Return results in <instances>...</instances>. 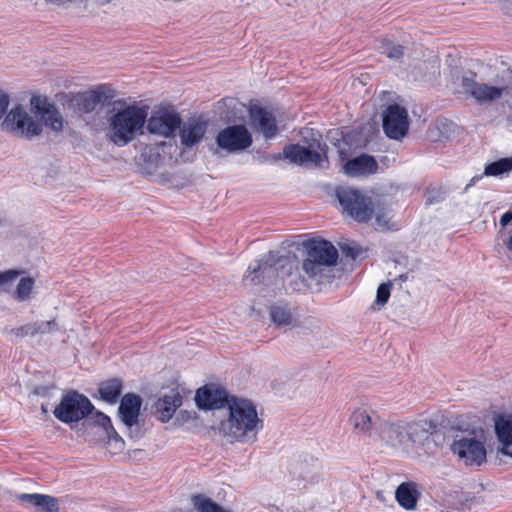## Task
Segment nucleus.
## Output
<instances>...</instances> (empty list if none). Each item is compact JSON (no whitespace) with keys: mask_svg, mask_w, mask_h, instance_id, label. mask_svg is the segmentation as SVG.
<instances>
[{"mask_svg":"<svg viewBox=\"0 0 512 512\" xmlns=\"http://www.w3.org/2000/svg\"><path fill=\"white\" fill-rule=\"evenodd\" d=\"M228 418L221 422L220 431L231 441L250 444L257 440L263 429L255 404L246 398L231 396Z\"/></svg>","mask_w":512,"mask_h":512,"instance_id":"1","label":"nucleus"},{"mask_svg":"<svg viewBox=\"0 0 512 512\" xmlns=\"http://www.w3.org/2000/svg\"><path fill=\"white\" fill-rule=\"evenodd\" d=\"M147 116V109L138 105L119 109L109 118L110 140L118 147L126 146L137 134H142Z\"/></svg>","mask_w":512,"mask_h":512,"instance_id":"2","label":"nucleus"},{"mask_svg":"<svg viewBox=\"0 0 512 512\" xmlns=\"http://www.w3.org/2000/svg\"><path fill=\"white\" fill-rule=\"evenodd\" d=\"M297 269L298 262L295 254L279 255L277 252L270 251L248 266L245 279L256 285L273 277L285 279L292 276L293 271Z\"/></svg>","mask_w":512,"mask_h":512,"instance_id":"3","label":"nucleus"},{"mask_svg":"<svg viewBox=\"0 0 512 512\" xmlns=\"http://www.w3.org/2000/svg\"><path fill=\"white\" fill-rule=\"evenodd\" d=\"M303 246L306 257L302 270L309 279L322 278L327 268L336 265L339 254L330 241L314 238L305 241Z\"/></svg>","mask_w":512,"mask_h":512,"instance_id":"4","label":"nucleus"},{"mask_svg":"<svg viewBox=\"0 0 512 512\" xmlns=\"http://www.w3.org/2000/svg\"><path fill=\"white\" fill-rule=\"evenodd\" d=\"M1 129L15 137L27 140L39 136L43 131L42 124L21 105H16L6 112Z\"/></svg>","mask_w":512,"mask_h":512,"instance_id":"5","label":"nucleus"},{"mask_svg":"<svg viewBox=\"0 0 512 512\" xmlns=\"http://www.w3.org/2000/svg\"><path fill=\"white\" fill-rule=\"evenodd\" d=\"M91 401L76 390H70L62 396L53 414L60 422L70 424L78 422L94 411Z\"/></svg>","mask_w":512,"mask_h":512,"instance_id":"6","label":"nucleus"},{"mask_svg":"<svg viewBox=\"0 0 512 512\" xmlns=\"http://www.w3.org/2000/svg\"><path fill=\"white\" fill-rule=\"evenodd\" d=\"M450 449L466 466H481L486 462L487 451L482 439L475 435L454 439Z\"/></svg>","mask_w":512,"mask_h":512,"instance_id":"7","label":"nucleus"},{"mask_svg":"<svg viewBox=\"0 0 512 512\" xmlns=\"http://www.w3.org/2000/svg\"><path fill=\"white\" fill-rule=\"evenodd\" d=\"M343 210L358 222H367L372 218L373 209L367 198L353 188H340L336 192Z\"/></svg>","mask_w":512,"mask_h":512,"instance_id":"8","label":"nucleus"},{"mask_svg":"<svg viewBox=\"0 0 512 512\" xmlns=\"http://www.w3.org/2000/svg\"><path fill=\"white\" fill-rule=\"evenodd\" d=\"M283 156L290 162L300 166L322 167L323 163L327 161L325 152L321 148V143L316 139H313V142L308 147L299 144L285 146Z\"/></svg>","mask_w":512,"mask_h":512,"instance_id":"9","label":"nucleus"},{"mask_svg":"<svg viewBox=\"0 0 512 512\" xmlns=\"http://www.w3.org/2000/svg\"><path fill=\"white\" fill-rule=\"evenodd\" d=\"M252 142V135L243 124L228 126L216 137L217 146L228 153L243 151L249 148Z\"/></svg>","mask_w":512,"mask_h":512,"instance_id":"10","label":"nucleus"},{"mask_svg":"<svg viewBox=\"0 0 512 512\" xmlns=\"http://www.w3.org/2000/svg\"><path fill=\"white\" fill-rule=\"evenodd\" d=\"M382 122L384 133L393 140L402 139L409 129L408 113L398 104H391L383 111Z\"/></svg>","mask_w":512,"mask_h":512,"instance_id":"11","label":"nucleus"},{"mask_svg":"<svg viewBox=\"0 0 512 512\" xmlns=\"http://www.w3.org/2000/svg\"><path fill=\"white\" fill-rule=\"evenodd\" d=\"M476 73L468 71L461 77V86L465 94L470 95L478 103L492 102L501 98L503 88L479 83Z\"/></svg>","mask_w":512,"mask_h":512,"instance_id":"12","label":"nucleus"},{"mask_svg":"<svg viewBox=\"0 0 512 512\" xmlns=\"http://www.w3.org/2000/svg\"><path fill=\"white\" fill-rule=\"evenodd\" d=\"M180 124L181 118L178 113L170 110H161L147 120V130L151 134L168 138L174 135Z\"/></svg>","mask_w":512,"mask_h":512,"instance_id":"13","label":"nucleus"},{"mask_svg":"<svg viewBox=\"0 0 512 512\" xmlns=\"http://www.w3.org/2000/svg\"><path fill=\"white\" fill-rule=\"evenodd\" d=\"M251 127L270 140L278 134L277 120L273 112L266 108L254 105L249 108Z\"/></svg>","mask_w":512,"mask_h":512,"instance_id":"14","label":"nucleus"},{"mask_svg":"<svg viewBox=\"0 0 512 512\" xmlns=\"http://www.w3.org/2000/svg\"><path fill=\"white\" fill-rule=\"evenodd\" d=\"M31 109L40 116L44 124L54 132L63 129V117L57 108L50 103L46 97L32 96L30 100Z\"/></svg>","mask_w":512,"mask_h":512,"instance_id":"15","label":"nucleus"},{"mask_svg":"<svg viewBox=\"0 0 512 512\" xmlns=\"http://www.w3.org/2000/svg\"><path fill=\"white\" fill-rule=\"evenodd\" d=\"M231 399L227 392L215 386H204L197 390L195 401L200 409L212 410L225 406L228 407V401Z\"/></svg>","mask_w":512,"mask_h":512,"instance_id":"16","label":"nucleus"},{"mask_svg":"<svg viewBox=\"0 0 512 512\" xmlns=\"http://www.w3.org/2000/svg\"><path fill=\"white\" fill-rule=\"evenodd\" d=\"M178 129L181 145L192 148L203 140L207 131V122L201 118H190L182 125L180 124Z\"/></svg>","mask_w":512,"mask_h":512,"instance_id":"17","label":"nucleus"},{"mask_svg":"<svg viewBox=\"0 0 512 512\" xmlns=\"http://www.w3.org/2000/svg\"><path fill=\"white\" fill-rule=\"evenodd\" d=\"M377 434L381 440L392 447L405 448L408 446L405 422H381Z\"/></svg>","mask_w":512,"mask_h":512,"instance_id":"18","label":"nucleus"},{"mask_svg":"<svg viewBox=\"0 0 512 512\" xmlns=\"http://www.w3.org/2000/svg\"><path fill=\"white\" fill-rule=\"evenodd\" d=\"M378 163L368 154H361L344 164V172L350 177L368 176L377 173Z\"/></svg>","mask_w":512,"mask_h":512,"instance_id":"19","label":"nucleus"},{"mask_svg":"<svg viewBox=\"0 0 512 512\" xmlns=\"http://www.w3.org/2000/svg\"><path fill=\"white\" fill-rule=\"evenodd\" d=\"M141 405L142 399L136 394L128 393L122 397L118 415L126 427L131 428L137 423Z\"/></svg>","mask_w":512,"mask_h":512,"instance_id":"20","label":"nucleus"},{"mask_svg":"<svg viewBox=\"0 0 512 512\" xmlns=\"http://www.w3.org/2000/svg\"><path fill=\"white\" fill-rule=\"evenodd\" d=\"M494 431L500 444L499 451L508 456V452L512 451V414L495 416Z\"/></svg>","mask_w":512,"mask_h":512,"instance_id":"21","label":"nucleus"},{"mask_svg":"<svg viewBox=\"0 0 512 512\" xmlns=\"http://www.w3.org/2000/svg\"><path fill=\"white\" fill-rule=\"evenodd\" d=\"M350 421L355 429L370 437L377 434L381 424L379 417L375 413H369L365 409L355 410L351 415Z\"/></svg>","mask_w":512,"mask_h":512,"instance_id":"22","label":"nucleus"},{"mask_svg":"<svg viewBox=\"0 0 512 512\" xmlns=\"http://www.w3.org/2000/svg\"><path fill=\"white\" fill-rule=\"evenodd\" d=\"M419 497L418 485L412 481L401 483L395 491L398 504L408 511L416 508Z\"/></svg>","mask_w":512,"mask_h":512,"instance_id":"23","label":"nucleus"},{"mask_svg":"<svg viewBox=\"0 0 512 512\" xmlns=\"http://www.w3.org/2000/svg\"><path fill=\"white\" fill-rule=\"evenodd\" d=\"M19 500L23 503H27L35 508L39 512H58L59 511V503L57 498L38 493H23L19 495Z\"/></svg>","mask_w":512,"mask_h":512,"instance_id":"24","label":"nucleus"},{"mask_svg":"<svg viewBox=\"0 0 512 512\" xmlns=\"http://www.w3.org/2000/svg\"><path fill=\"white\" fill-rule=\"evenodd\" d=\"M108 97L105 92L98 88L82 94L78 100V107L83 113L93 112L100 104L107 101Z\"/></svg>","mask_w":512,"mask_h":512,"instance_id":"25","label":"nucleus"},{"mask_svg":"<svg viewBox=\"0 0 512 512\" xmlns=\"http://www.w3.org/2000/svg\"><path fill=\"white\" fill-rule=\"evenodd\" d=\"M408 444H421L429 436L430 425L427 421L405 422Z\"/></svg>","mask_w":512,"mask_h":512,"instance_id":"26","label":"nucleus"},{"mask_svg":"<svg viewBox=\"0 0 512 512\" xmlns=\"http://www.w3.org/2000/svg\"><path fill=\"white\" fill-rule=\"evenodd\" d=\"M122 392V382L119 379H109L100 384L99 394L101 399L109 404H115Z\"/></svg>","mask_w":512,"mask_h":512,"instance_id":"27","label":"nucleus"},{"mask_svg":"<svg viewBox=\"0 0 512 512\" xmlns=\"http://www.w3.org/2000/svg\"><path fill=\"white\" fill-rule=\"evenodd\" d=\"M181 404L182 396L178 392L170 391L159 400L158 410L161 411L163 417L170 419Z\"/></svg>","mask_w":512,"mask_h":512,"instance_id":"28","label":"nucleus"},{"mask_svg":"<svg viewBox=\"0 0 512 512\" xmlns=\"http://www.w3.org/2000/svg\"><path fill=\"white\" fill-rule=\"evenodd\" d=\"M58 329V325L55 320L51 321H40L35 322L33 324H28L21 327L17 335H35V334H44L50 333Z\"/></svg>","mask_w":512,"mask_h":512,"instance_id":"29","label":"nucleus"},{"mask_svg":"<svg viewBox=\"0 0 512 512\" xmlns=\"http://www.w3.org/2000/svg\"><path fill=\"white\" fill-rule=\"evenodd\" d=\"M512 171V156L501 158L497 161L487 164L484 168L485 176H501Z\"/></svg>","mask_w":512,"mask_h":512,"instance_id":"30","label":"nucleus"},{"mask_svg":"<svg viewBox=\"0 0 512 512\" xmlns=\"http://www.w3.org/2000/svg\"><path fill=\"white\" fill-rule=\"evenodd\" d=\"M192 504L198 512H230L202 494L192 496Z\"/></svg>","mask_w":512,"mask_h":512,"instance_id":"31","label":"nucleus"},{"mask_svg":"<svg viewBox=\"0 0 512 512\" xmlns=\"http://www.w3.org/2000/svg\"><path fill=\"white\" fill-rule=\"evenodd\" d=\"M34 285V278L30 276L21 277L14 292L15 299L18 301L31 299Z\"/></svg>","mask_w":512,"mask_h":512,"instance_id":"32","label":"nucleus"},{"mask_svg":"<svg viewBox=\"0 0 512 512\" xmlns=\"http://www.w3.org/2000/svg\"><path fill=\"white\" fill-rule=\"evenodd\" d=\"M377 49L381 54L392 60H398L404 55V47L399 44H394L388 39L381 40Z\"/></svg>","mask_w":512,"mask_h":512,"instance_id":"33","label":"nucleus"},{"mask_svg":"<svg viewBox=\"0 0 512 512\" xmlns=\"http://www.w3.org/2000/svg\"><path fill=\"white\" fill-rule=\"evenodd\" d=\"M271 320L278 326L289 325L292 321V314L285 305H274L270 308Z\"/></svg>","mask_w":512,"mask_h":512,"instance_id":"34","label":"nucleus"},{"mask_svg":"<svg viewBox=\"0 0 512 512\" xmlns=\"http://www.w3.org/2000/svg\"><path fill=\"white\" fill-rule=\"evenodd\" d=\"M95 423H97L100 427L103 428L109 439H114L116 441L123 443V440L114 429L110 417H108L102 412L97 411L95 415Z\"/></svg>","mask_w":512,"mask_h":512,"instance_id":"35","label":"nucleus"},{"mask_svg":"<svg viewBox=\"0 0 512 512\" xmlns=\"http://www.w3.org/2000/svg\"><path fill=\"white\" fill-rule=\"evenodd\" d=\"M391 287L392 284L390 282L379 285L376 293V304L383 306L388 302L391 294Z\"/></svg>","mask_w":512,"mask_h":512,"instance_id":"36","label":"nucleus"},{"mask_svg":"<svg viewBox=\"0 0 512 512\" xmlns=\"http://www.w3.org/2000/svg\"><path fill=\"white\" fill-rule=\"evenodd\" d=\"M342 252L347 256L351 257L352 259L358 258L361 253L362 249L359 245L352 243V244H346L342 247Z\"/></svg>","mask_w":512,"mask_h":512,"instance_id":"37","label":"nucleus"},{"mask_svg":"<svg viewBox=\"0 0 512 512\" xmlns=\"http://www.w3.org/2000/svg\"><path fill=\"white\" fill-rule=\"evenodd\" d=\"M22 273L20 270H7L0 272V286L14 281Z\"/></svg>","mask_w":512,"mask_h":512,"instance_id":"38","label":"nucleus"},{"mask_svg":"<svg viewBox=\"0 0 512 512\" xmlns=\"http://www.w3.org/2000/svg\"><path fill=\"white\" fill-rule=\"evenodd\" d=\"M10 103V99L7 93L0 89V120L4 118L8 106Z\"/></svg>","mask_w":512,"mask_h":512,"instance_id":"39","label":"nucleus"},{"mask_svg":"<svg viewBox=\"0 0 512 512\" xmlns=\"http://www.w3.org/2000/svg\"><path fill=\"white\" fill-rule=\"evenodd\" d=\"M293 290H301L302 288L306 287L305 280L303 278H299L295 281L291 282Z\"/></svg>","mask_w":512,"mask_h":512,"instance_id":"40","label":"nucleus"},{"mask_svg":"<svg viewBox=\"0 0 512 512\" xmlns=\"http://www.w3.org/2000/svg\"><path fill=\"white\" fill-rule=\"evenodd\" d=\"M51 2L57 3V4H65V3H79L83 0H50Z\"/></svg>","mask_w":512,"mask_h":512,"instance_id":"41","label":"nucleus"},{"mask_svg":"<svg viewBox=\"0 0 512 512\" xmlns=\"http://www.w3.org/2000/svg\"><path fill=\"white\" fill-rule=\"evenodd\" d=\"M482 178V176H475L473 177L470 182L467 184V186L465 187V189L467 190L468 188H470L471 186H473L477 181H479L480 179Z\"/></svg>","mask_w":512,"mask_h":512,"instance_id":"42","label":"nucleus"},{"mask_svg":"<svg viewBox=\"0 0 512 512\" xmlns=\"http://www.w3.org/2000/svg\"><path fill=\"white\" fill-rule=\"evenodd\" d=\"M376 222L379 226H386V221H384L383 218L379 215H376Z\"/></svg>","mask_w":512,"mask_h":512,"instance_id":"43","label":"nucleus"},{"mask_svg":"<svg viewBox=\"0 0 512 512\" xmlns=\"http://www.w3.org/2000/svg\"><path fill=\"white\" fill-rule=\"evenodd\" d=\"M3 221H4V219H3V217L0 215V226H2Z\"/></svg>","mask_w":512,"mask_h":512,"instance_id":"44","label":"nucleus"},{"mask_svg":"<svg viewBox=\"0 0 512 512\" xmlns=\"http://www.w3.org/2000/svg\"><path fill=\"white\" fill-rule=\"evenodd\" d=\"M309 132V129H305L303 132H301L302 135H304V133H308Z\"/></svg>","mask_w":512,"mask_h":512,"instance_id":"45","label":"nucleus"}]
</instances>
